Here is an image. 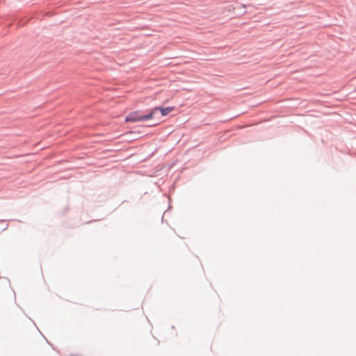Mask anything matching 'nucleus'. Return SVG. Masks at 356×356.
Here are the masks:
<instances>
[{
	"mask_svg": "<svg viewBox=\"0 0 356 356\" xmlns=\"http://www.w3.org/2000/svg\"><path fill=\"white\" fill-rule=\"evenodd\" d=\"M124 121L126 122H142L141 111H135L130 113L125 117Z\"/></svg>",
	"mask_w": 356,
	"mask_h": 356,
	"instance_id": "obj_1",
	"label": "nucleus"
},
{
	"mask_svg": "<svg viewBox=\"0 0 356 356\" xmlns=\"http://www.w3.org/2000/svg\"><path fill=\"white\" fill-rule=\"evenodd\" d=\"M174 109H175L174 106H167V107L156 106V107H154V111H156V113L159 111H160L162 116L168 115L171 111H174Z\"/></svg>",
	"mask_w": 356,
	"mask_h": 356,
	"instance_id": "obj_2",
	"label": "nucleus"
},
{
	"mask_svg": "<svg viewBox=\"0 0 356 356\" xmlns=\"http://www.w3.org/2000/svg\"><path fill=\"white\" fill-rule=\"evenodd\" d=\"M156 111H154V108L149 110L147 114H145V115L141 114L142 122L152 119L153 118H154L156 116Z\"/></svg>",
	"mask_w": 356,
	"mask_h": 356,
	"instance_id": "obj_3",
	"label": "nucleus"
},
{
	"mask_svg": "<svg viewBox=\"0 0 356 356\" xmlns=\"http://www.w3.org/2000/svg\"><path fill=\"white\" fill-rule=\"evenodd\" d=\"M156 124H152V125H149L148 127H154L155 126Z\"/></svg>",
	"mask_w": 356,
	"mask_h": 356,
	"instance_id": "obj_4",
	"label": "nucleus"
},
{
	"mask_svg": "<svg viewBox=\"0 0 356 356\" xmlns=\"http://www.w3.org/2000/svg\"><path fill=\"white\" fill-rule=\"evenodd\" d=\"M4 222V220H0V222Z\"/></svg>",
	"mask_w": 356,
	"mask_h": 356,
	"instance_id": "obj_5",
	"label": "nucleus"
}]
</instances>
